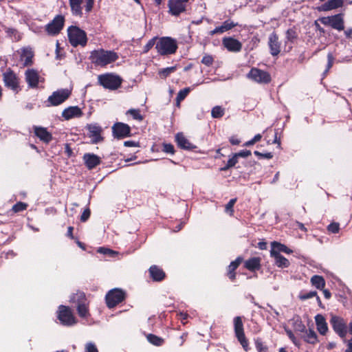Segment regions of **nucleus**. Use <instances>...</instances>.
Listing matches in <instances>:
<instances>
[{"label": "nucleus", "mask_w": 352, "mask_h": 352, "mask_svg": "<svg viewBox=\"0 0 352 352\" xmlns=\"http://www.w3.org/2000/svg\"><path fill=\"white\" fill-rule=\"evenodd\" d=\"M25 80L31 87H36L39 81V76L37 71L29 69L25 72Z\"/></svg>", "instance_id": "4be33fe9"}, {"label": "nucleus", "mask_w": 352, "mask_h": 352, "mask_svg": "<svg viewBox=\"0 0 352 352\" xmlns=\"http://www.w3.org/2000/svg\"><path fill=\"white\" fill-rule=\"evenodd\" d=\"M65 153L68 157H71L72 156L74 155L73 151H72V148L70 147L69 144L67 143L65 144Z\"/></svg>", "instance_id": "338daca9"}, {"label": "nucleus", "mask_w": 352, "mask_h": 352, "mask_svg": "<svg viewBox=\"0 0 352 352\" xmlns=\"http://www.w3.org/2000/svg\"><path fill=\"white\" fill-rule=\"evenodd\" d=\"M5 85L13 90L17 89L19 81L16 76L12 72H6L3 74Z\"/></svg>", "instance_id": "412c9836"}, {"label": "nucleus", "mask_w": 352, "mask_h": 352, "mask_svg": "<svg viewBox=\"0 0 352 352\" xmlns=\"http://www.w3.org/2000/svg\"><path fill=\"white\" fill-rule=\"evenodd\" d=\"M155 40H156V38H151L144 45V53L148 52L154 46L155 44L156 45Z\"/></svg>", "instance_id": "6e6d98bb"}, {"label": "nucleus", "mask_w": 352, "mask_h": 352, "mask_svg": "<svg viewBox=\"0 0 352 352\" xmlns=\"http://www.w3.org/2000/svg\"><path fill=\"white\" fill-rule=\"evenodd\" d=\"M175 142L177 147L182 150L187 151H194L197 153V144L194 141L188 138L184 133H176L175 136Z\"/></svg>", "instance_id": "1a4fd4ad"}, {"label": "nucleus", "mask_w": 352, "mask_h": 352, "mask_svg": "<svg viewBox=\"0 0 352 352\" xmlns=\"http://www.w3.org/2000/svg\"><path fill=\"white\" fill-rule=\"evenodd\" d=\"M84 0H69L71 12L76 16H82V4Z\"/></svg>", "instance_id": "b1692460"}, {"label": "nucleus", "mask_w": 352, "mask_h": 352, "mask_svg": "<svg viewBox=\"0 0 352 352\" xmlns=\"http://www.w3.org/2000/svg\"><path fill=\"white\" fill-rule=\"evenodd\" d=\"M148 272L151 278L155 282H161L166 277V274L164 270L155 265H151L149 267Z\"/></svg>", "instance_id": "aec40b11"}, {"label": "nucleus", "mask_w": 352, "mask_h": 352, "mask_svg": "<svg viewBox=\"0 0 352 352\" xmlns=\"http://www.w3.org/2000/svg\"><path fill=\"white\" fill-rule=\"evenodd\" d=\"M227 162L231 166V167H234L238 163V157L234 153L232 157L230 158Z\"/></svg>", "instance_id": "774afa93"}, {"label": "nucleus", "mask_w": 352, "mask_h": 352, "mask_svg": "<svg viewBox=\"0 0 352 352\" xmlns=\"http://www.w3.org/2000/svg\"><path fill=\"white\" fill-rule=\"evenodd\" d=\"M89 138V142L91 144H97L103 140V138L102 137L101 133H91Z\"/></svg>", "instance_id": "8fccbe9b"}, {"label": "nucleus", "mask_w": 352, "mask_h": 352, "mask_svg": "<svg viewBox=\"0 0 352 352\" xmlns=\"http://www.w3.org/2000/svg\"><path fill=\"white\" fill-rule=\"evenodd\" d=\"M86 351L87 352H98L96 346L93 343H88L86 345Z\"/></svg>", "instance_id": "69168bd1"}, {"label": "nucleus", "mask_w": 352, "mask_h": 352, "mask_svg": "<svg viewBox=\"0 0 352 352\" xmlns=\"http://www.w3.org/2000/svg\"><path fill=\"white\" fill-rule=\"evenodd\" d=\"M126 293L122 289L114 288L109 290L105 295V303L109 309H113L125 300Z\"/></svg>", "instance_id": "20e7f679"}, {"label": "nucleus", "mask_w": 352, "mask_h": 352, "mask_svg": "<svg viewBox=\"0 0 352 352\" xmlns=\"http://www.w3.org/2000/svg\"><path fill=\"white\" fill-rule=\"evenodd\" d=\"M98 252L103 254H108V255H113L115 254V252L113 250H111L109 248H106L104 247H100L98 250Z\"/></svg>", "instance_id": "e2e57ef3"}, {"label": "nucleus", "mask_w": 352, "mask_h": 352, "mask_svg": "<svg viewBox=\"0 0 352 352\" xmlns=\"http://www.w3.org/2000/svg\"><path fill=\"white\" fill-rule=\"evenodd\" d=\"M236 202V198L231 199L226 205L225 210L226 212L230 213V215H232L234 213L233 207Z\"/></svg>", "instance_id": "09e8293b"}, {"label": "nucleus", "mask_w": 352, "mask_h": 352, "mask_svg": "<svg viewBox=\"0 0 352 352\" xmlns=\"http://www.w3.org/2000/svg\"><path fill=\"white\" fill-rule=\"evenodd\" d=\"M90 214H91V211H90L89 208L85 209L80 216V221L82 222H85L89 218Z\"/></svg>", "instance_id": "bf43d9fd"}, {"label": "nucleus", "mask_w": 352, "mask_h": 352, "mask_svg": "<svg viewBox=\"0 0 352 352\" xmlns=\"http://www.w3.org/2000/svg\"><path fill=\"white\" fill-rule=\"evenodd\" d=\"M234 331L236 338L244 351H249V342L245 335L243 322L241 316H236L233 319Z\"/></svg>", "instance_id": "39448f33"}, {"label": "nucleus", "mask_w": 352, "mask_h": 352, "mask_svg": "<svg viewBox=\"0 0 352 352\" xmlns=\"http://www.w3.org/2000/svg\"><path fill=\"white\" fill-rule=\"evenodd\" d=\"M310 282L312 286L315 287L318 289H323L326 285L324 277L320 275H314L311 278Z\"/></svg>", "instance_id": "7c9ffc66"}, {"label": "nucleus", "mask_w": 352, "mask_h": 352, "mask_svg": "<svg viewBox=\"0 0 352 352\" xmlns=\"http://www.w3.org/2000/svg\"><path fill=\"white\" fill-rule=\"evenodd\" d=\"M255 346L258 352H267L268 347L265 345L262 341V340L259 338H257L255 340Z\"/></svg>", "instance_id": "a19ab883"}, {"label": "nucleus", "mask_w": 352, "mask_h": 352, "mask_svg": "<svg viewBox=\"0 0 352 352\" xmlns=\"http://www.w3.org/2000/svg\"><path fill=\"white\" fill-rule=\"evenodd\" d=\"M28 206V204L22 201H19L12 206V211L14 213L20 212L25 210Z\"/></svg>", "instance_id": "ea45409f"}, {"label": "nucleus", "mask_w": 352, "mask_h": 352, "mask_svg": "<svg viewBox=\"0 0 352 352\" xmlns=\"http://www.w3.org/2000/svg\"><path fill=\"white\" fill-rule=\"evenodd\" d=\"M239 157H248L251 155L252 153L249 150H242L238 153H234Z\"/></svg>", "instance_id": "052dcab7"}, {"label": "nucleus", "mask_w": 352, "mask_h": 352, "mask_svg": "<svg viewBox=\"0 0 352 352\" xmlns=\"http://www.w3.org/2000/svg\"><path fill=\"white\" fill-rule=\"evenodd\" d=\"M305 333L306 335L304 337V340L306 342L311 344H315L318 342V336L313 329H309L308 331L307 330Z\"/></svg>", "instance_id": "473e14b6"}, {"label": "nucleus", "mask_w": 352, "mask_h": 352, "mask_svg": "<svg viewBox=\"0 0 352 352\" xmlns=\"http://www.w3.org/2000/svg\"><path fill=\"white\" fill-rule=\"evenodd\" d=\"M261 258L260 257H252L244 263V267L250 272H256L261 269Z\"/></svg>", "instance_id": "5701e85b"}, {"label": "nucleus", "mask_w": 352, "mask_h": 352, "mask_svg": "<svg viewBox=\"0 0 352 352\" xmlns=\"http://www.w3.org/2000/svg\"><path fill=\"white\" fill-rule=\"evenodd\" d=\"M126 116H131L134 120H142L143 116L141 115L140 110L138 109H131L126 112Z\"/></svg>", "instance_id": "4c0bfd02"}, {"label": "nucleus", "mask_w": 352, "mask_h": 352, "mask_svg": "<svg viewBox=\"0 0 352 352\" xmlns=\"http://www.w3.org/2000/svg\"><path fill=\"white\" fill-rule=\"evenodd\" d=\"M330 324L333 331L341 338H344L347 333V325L345 320L338 316H331Z\"/></svg>", "instance_id": "f8f14e48"}, {"label": "nucleus", "mask_w": 352, "mask_h": 352, "mask_svg": "<svg viewBox=\"0 0 352 352\" xmlns=\"http://www.w3.org/2000/svg\"><path fill=\"white\" fill-rule=\"evenodd\" d=\"M72 90L69 89H60L54 91L47 98L48 106H58L63 103L71 95Z\"/></svg>", "instance_id": "9d476101"}, {"label": "nucleus", "mask_w": 352, "mask_h": 352, "mask_svg": "<svg viewBox=\"0 0 352 352\" xmlns=\"http://www.w3.org/2000/svg\"><path fill=\"white\" fill-rule=\"evenodd\" d=\"M223 46L230 52H238L242 48V43L232 37H226L223 39Z\"/></svg>", "instance_id": "f3484780"}, {"label": "nucleus", "mask_w": 352, "mask_h": 352, "mask_svg": "<svg viewBox=\"0 0 352 352\" xmlns=\"http://www.w3.org/2000/svg\"><path fill=\"white\" fill-rule=\"evenodd\" d=\"M118 58V56L115 52L103 49L93 50L89 56L91 63L100 67H104L112 63Z\"/></svg>", "instance_id": "f257e3e1"}, {"label": "nucleus", "mask_w": 352, "mask_h": 352, "mask_svg": "<svg viewBox=\"0 0 352 352\" xmlns=\"http://www.w3.org/2000/svg\"><path fill=\"white\" fill-rule=\"evenodd\" d=\"M98 79L100 85L111 90L118 89L122 84V79L118 76L112 74L100 75Z\"/></svg>", "instance_id": "6e6552de"}, {"label": "nucleus", "mask_w": 352, "mask_h": 352, "mask_svg": "<svg viewBox=\"0 0 352 352\" xmlns=\"http://www.w3.org/2000/svg\"><path fill=\"white\" fill-rule=\"evenodd\" d=\"M268 45L270 49V53L272 56H277L280 52V44L278 41V37L274 32L269 36Z\"/></svg>", "instance_id": "6ab92c4d"}, {"label": "nucleus", "mask_w": 352, "mask_h": 352, "mask_svg": "<svg viewBox=\"0 0 352 352\" xmlns=\"http://www.w3.org/2000/svg\"><path fill=\"white\" fill-rule=\"evenodd\" d=\"M298 37V34L296 33V31L293 29V28H291V29H289L287 32H286V41H285V43L287 44V43H293L296 39Z\"/></svg>", "instance_id": "f704fd0d"}, {"label": "nucleus", "mask_w": 352, "mask_h": 352, "mask_svg": "<svg viewBox=\"0 0 352 352\" xmlns=\"http://www.w3.org/2000/svg\"><path fill=\"white\" fill-rule=\"evenodd\" d=\"M112 131H113V132H122V133L130 132L131 128L126 124H124L122 122H118V123H116L112 126Z\"/></svg>", "instance_id": "72a5a7b5"}, {"label": "nucleus", "mask_w": 352, "mask_h": 352, "mask_svg": "<svg viewBox=\"0 0 352 352\" xmlns=\"http://www.w3.org/2000/svg\"><path fill=\"white\" fill-rule=\"evenodd\" d=\"M52 133H34L36 138L45 144H48L52 140Z\"/></svg>", "instance_id": "79ce46f5"}, {"label": "nucleus", "mask_w": 352, "mask_h": 352, "mask_svg": "<svg viewBox=\"0 0 352 352\" xmlns=\"http://www.w3.org/2000/svg\"><path fill=\"white\" fill-rule=\"evenodd\" d=\"M73 301L76 303V310L80 318H86L90 316L89 302L84 292H78L74 296Z\"/></svg>", "instance_id": "0eeeda50"}, {"label": "nucleus", "mask_w": 352, "mask_h": 352, "mask_svg": "<svg viewBox=\"0 0 352 352\" xmlns=\"http://www.w3.org/2000/svg\"><path fill=\"white\" fill-rule=\"evenodd\" d=\"M254 154L258 157V159H272L273 157V154L271 152L267 153H261L258 151H255Z\"/></svg>", "instance_id": "3c124183"}, {"label": "nucleus", "mask_w": 352, "mask_h": 352, "mask_svg": "<svg viewBox=\"0 0 352 352\" xmlns=\"http://www.w3.org/2000/svg\"><path fill=\"white\" fill-rule=\"evenodd\" d=\"M189 92L190 88H185L179 91L176 98L177 106L179 105L180 102L182 101L187 96Z\"/></svg>", "instance_id": "c03bdc74"}, {"label": "nucleus", "mask_w": 352, "mask_h": 352, "mask_svg": "<svg viewBox=\"0 0 352 352\" xmlns=\"http://www.w3.org/2000/svg\"><path fill=\"white\" fill-rule=\"evenodd\" d=\"M176 70V67H170L166 68H163L159 70L158 74L160 78H166L170 74L173 73Z\"/></svg>", "instance_id": "58836bf2"}, {"label": "nucleus", "mask_w": 352, "mask_h": 352, "mask_svg": "<svg viewBox=\"0 0 352 352\" xmlns=\"http://www.w3.org/2000/svg\"><path fill=\"white\" fill-rule=\"evenodd\" d=\"M296 330L300 332H305L307 331L305 325L302 323L301 320H298L296 322Z\"/></svg>", "instance_id": "0e129e2a"}, {"label": "nucleus", "mask_w": 352, "mask_h": 352, "mask_svg": "<svg viewBox=\"0 0 352 352\" xmlns=\"http://www.w3.org/2000/svg\"><path fill=\"white\" fill-rule=\"evenodd\" d=\"M201 63L207 66H210L213 63V58L210 55H205L201 60Z\"/></svg>", "instance_id": "4d7b16f0"}, {"label": "nucleus", "mask_w": 352, "mask_h": 352, "mask_svg": "<svg viewBox=\"0 0 352 352\" xmlns=\"http://www.w3.org/2000/svg\"><path fill=\"white\" fill-rule=\"evenodd\" d=\"M212 116L214 118H221L224 114V110L220 106H216L212 109Z\"/></svg>", "instance_id": "49530a36"}, {"label": "nucleus", "mask_w": 352, "mask_h": 352, "mask_svg": "<svg viewBox=\"0 0 352 352\" xmlns=\"http://www.w3.org/2000/svg\"><path fill=\"white\" fill-rule=\"evenodd\" d=\"M67 36L73 47L80 45L85 47L87 43L86 32L76 25H71L67 29Z\"/></svg>", "instance_id": "f03ea898"}, {"label": "nucleus", "mask_w": 352, "mask_h": 352, "mask_svg": "<svg viewBox=\"0 0 352 352\" xmlns=\"http://www.w3.org/2000/svg\"><path fill=\"white\" fill-rule=\"evenodd\" d=\"M319 20L323 25H329L338 31L344 30V20L341 14L322 17Z\"/></svg>", "instance_id": "4468645a"}, {"label": "nucleus", "mask_w": 352, "mask_h": 352, "mask_svg": "<svg viewBox=\"0 0 352 352\" xmlns=\"http://www.w3.org/2000/svg\"><path fill=\"white\" fill-rule=\"evenodd\" d=\"M270 254L271 256L274 258L275 264L277 267L286 268L289 266L290 263L289 260L278 252H275L274 250H270Z\"/></svg>", "instance_id": "393cba45"}, {"label": "nucleus", "mask_w": 352, "mask_h": 352, "mask_svg": "<svg viewBox=\"0 0 352 352\" xmlns=\"http://www.w3.org/2000/svg\"><path fill=\"white\" fill-rule=\"evenodd\" d=\"M315 321L317 330L321 335L324 336L328 331V326L325 318L321 314H317L315 316Z\"/></svg>", "instance_id": "bb28decb"}, {"label": "nucleus", "mask_w": 352, "mask_h": 352, "mask_svg": "<svg viewBox=\"0 0 352 352\" xmlns=\"http://www.w3.org/2000/svg\"><path fill=\"white\" fill-rule=\"evenodd\" d=\"M147 340L150 343L157 346L162 345L164 343V340L162 338L152 333L147 336Z\"/></svg>", "instance_id": "c9c22d12"}, {"label": "nucleus", "mask_w": 352, "mask_h": 352, "mask_svg": "<svg viewBox=\"0 0 352 352\" xmlns=\"http://www.w3.org/2000/svg\"><path fill=\"white\" fill-rule=\"evenodd\" d=\"M82 158L85 165L89 170L95 168L101 163V158L94 153H85Z\"/></svg>", "instance_id": "a211bd4d"}, {"label": "nucleus", "mask_w": 352, "mask_h": 352, "mask_svg": "<svg viewBox=\"0 0 352 352\" xmlns=\"http://www.w3.org/2000/svg\"><path fill=\"white\" fill-rule=\"evenodd\" d=\"M94 0H86L85 9L87 13H89L93 9Z\"/></svg>", "instance_id": "680f3d73"}, {"label": "nucleus", "mask_w": 352, "mask_h": 352, "mask_svg": "<svg viewBox=\"0 0 352 352\" xmlns=\"http://www.w3.org/2000/svg\"><path fill=\"white\" fill-rule=\"evenodd\" d=\"M274 250L275 252H278L279 254H280V252H284L286 254H291L293 252V250L289 249L285 245L282 244L277 241H274L272 243V250Z\"/></svg>", "instance_id": "2f4dec72"}, {"label": "nucleus", "mask_w": 352, "mask_h": 352, "mask_svg": "<svg viewBox=\"0 0 352 352\" xmlns=\"http://www.w3.org/2000/svg\"><path fill=\"white\" fill-rule=\"evenodd\" d=\"M236 25V23H234L233 21L227 20L223 23L221 26L217 27L213 30L210 32V35L213 36L216 34H222L232 28H234Z\"/></svg>", "instance_id": "c85d7f7f"}, {"label": "nucleus", "mask_w": 352, "mask_h": 352, "mask_svg": "<svg viewBox=\"0 0 352 352\" xmlns=\"http://www.w3.org/2000/svg\"><path fill=\"white\" fill-rule=\"evenodd\" d=\"M247 77L260 84H267L271 81V76L268 72L255 67L250 69Z\"/></svg>", "instance_id": "9b49d317"}, {"label": "nucleus", "mask_w": 352, "mask_h": 352, "mask_svg": "<svg viewBox=\"0 0 352 352\" xmlns=\"http://www.w3.org/2000/svg\"><path fill=\"white\" fill-rule=\"evenodd\" d=\"M177 41L171 37H162L156 43L155 48L160 55L173 54L177 50Z\"/></svg>", "instance_id": "7ed1b4c3"}, {"label": "nucleus", "mask_w": 352, "mask_h": 352, "mask_svg": "<svg viewBox=\"0 0 352 352\" xmlns=\"http://www.w3.org/2000/svg\"><path fill=\"white\" fill-rule=\"evenodd\" d=\"M262 136L260 133H257L252 140L245 142L243 146H250L254 144L256 142H258L261 139Z\"/></svg>", "instance_id": "864d4df0"}, {"label": "nucleus", "mask_w": 352, "mask_h": 352, "mask_svg": "<svg viewBox=\"0 0 352 352\" xmlns=\"http://www.w3.org/2000/svg\"><path fill=\"white\" fill-rule=\"evenodd\" d=\"M344 0H329L322 6V10L329 11L340 8L343 5Z\"/></svg>", "instance_id": "c756f323"}, {"label": "nucleus", "mask_w": 352, "mask_h": 352, "mask_svg": "<svg viewBox=\"0 0 352 352\" xmlns=\"http://www.w3.org/2000/svg\"><path fill=\"white\" fill-rule=\"evenodd\" d=\"M87 129L89 131V132H102L103 131V129L98 124H90L87 126Z\"/></svg>", "instance_id": "603ef678"}, {"label": "nucleus", "mask_w": 352, "mask_h": 352, "mask_svg": "<svg viewBox=\"0 0 352 352\" xmlns=\"http://www.w3.org/2000/svg\"><path fill=\"white\" fill-rule=\"evenodd\" d=\"M187 3L185 0H168V12L173 16H179L186 11Z\"/></svg>", "instance_id": "2eb2a0df"}, {"label": "nucleus", "mask_w": 352, "mask_h": 352, "mask_svg": "<svg viewBox=\"0 0 352 352\" xmlns=\"http://www.w3.org/2000/svg\"><path fill=\"white\" fill-rule=\"evenodd\" d=\"M65 19L62 15H57L48 24L45 25V31L50 36H56L60 33L63 28Z\"/></svg>", "instance_id": "ddd939ff"}, {"label": "nucleus", "mask_w": 352, "mask_h": 352, "mask_svg": "<svg viewBox=\"0 0 352 352\" xmlns=\"http://www.w3.org/2000/svg\"><path fill=\"white\" fill-rule=\"evenodd\" d=\"M327 230L329 233L337 234L340 230V223L338 222H332L327 226Z\"/></svg>", "instance_id": "de8ad7c7"}, {"label": "nucleus", "mask_w": 352, "mask_h": 352, "mask_svg": "<svg viewBox=\"0 0 352 352\" xmlns=\"http://www.w3.org/2000/svg\"><path fill=\"white\" fill-rule=\"evenodd\" d=\"M286 333L292 342L296 346H300V342L296 339V336L291 330H286Z\"/></svg>", "instance_id": "5fc2aeb1"}, {"label": "nucleus", "mask_w": 352, "mask_h": 352, "mask_svg": "<svg viewBox=\"0 0 352 352\" xmlns=\"http://www.w3.org/2000/svg\"><path fill=\"white\" fill-rule=\"evenodd\" d=\"M315 296H317V292L316 291H310L309 292H301L299 294L298 298L301 300H305Z\"/></svg>", "instance_id": "a18cd8bd"}, {"label": "nucleus", "mask_w": 352, "mask_h": 352, "mask_svg": "<svg viewBox=\"0 0 352 352\" xmlns=\"http://www.w3.org/2000/svg\"><path fill=\"white\" fill-rule=\"evenodd\" d=\"M5 32L7 35L13 41H18L21 39V36L16 30L11 28H5Z\"/></svg>", "instance_id": "e433bc0d"}, {"label": "nucleus", "mask_w": 352, "mask_h": 352, "mask_svg": "<svg viewBox=\"0 0 352 352\" xmlns=\"http://www.w3.org/2000/svg\"><path fill=\"white\" fill-rule=\"evenodd\" d=\"M57 318L63 326L71 327L78 322L72 309L65 305H60L57 311Z\"/></svg>", "instance_id": "423d86ee"}, {"label": "nucleus", "mask_w": 352, "mask_h": 352, "mask_svg": "<svg viewBox=\"0 0 352 352\" xmlns=\"http://www.w3.org/2000/svg\"><path fill=\"white\" fill-rule=\"evenodd\" d=\"M277 134L278 133H274V135L272 136V138H270L269 139H267L269 138V136L266 137L265 139L267 140V144H270L278 143V146H280V144L278 141Z\"/></svg>", "instance_id": "13d9d810"}, {"label": "nucleus", "mask_w": 352, "mask_h": 352, "mask_svg": "<svg viewBox=\"0 0 352 352\" xmlns=\"http://www.w3.org/2000/svg\"><path fill=\"white\" fill-rule=\"evenodd\" d=\"M162 146V151L163 152L170 155H174L175 153L174 146L172 144L164 142Z\"/></svg>", "instance_id": "37998d69"}, {"label": "nucleus", "mask_w": 352, "mask_h": 352, "mask_svg": "<svg viewBox=\"0 0 352 352\" xmlns=\"http://www.w3.org/2000/svg\"><path fill=\"white\" fill-rule=\"evenodd\" d=\"M18 52L20 54L19 64L21 67H25L32 64L34 52L31 47H23Z\"/></svg>", "instance_id": "dca6fc26"}, {"label": "nucleus", "mask_w": 352, "mask_h": 352, "mask_svg": "<svg viewBox=\"0 0 352 352\" xmlns=\"http://www.w3.org/2000/svg\"><path fill=\"white\" fill-rule=\"evenodd\" d=\"M82 115L81 109L77 107H69L62 113L63 117L66 120H69L75 117H80Z\"/></svg>", "instance_id": "cd10ccee"}, {"label": "nucleus", "mask_w": 352, "mask_h": 352, "mask_svg": "<svg viewBox=\"0 0 352 352\" xmlns=\"http://www.w3.org/2000/svg\"><path fill=\"white\" fill-rule=\"evenodd\" d=\"M243 261V258L241 256H238L234 261H232L230 264L228 265L227 276L232 280L234 281L236 279V272L235 270L239 267L241 262Z\"/></svg>", "instance_id": "a878e982"}]
</instances>
